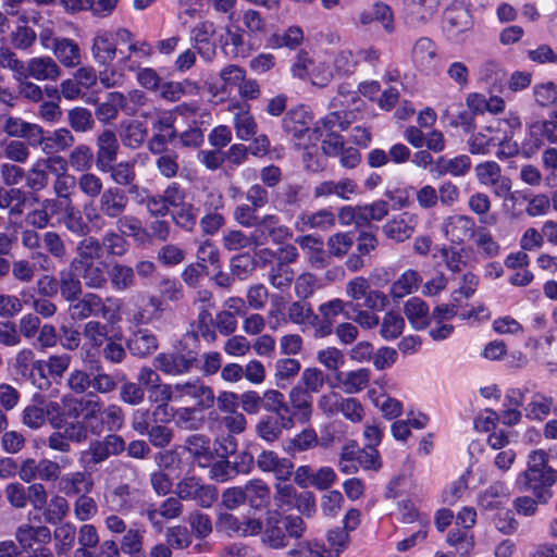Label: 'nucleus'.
I'll return each instance as SVG.
<instances>
[{"label":"nucleus","mask_w":557,"mask_h":557,"mask_svg":"<svg viewBox=\"0 0 557 557\" xmlns=\"http://www.w3.org/2000/svg\"><path fill=\"white\" fill-rule=\"evenodd\" d=\"M79 547L75 550L76 556L95 557L89 550L99 544V535L94 524H83L77 533Z\"/></svg>","instance_id":"e2e57ef3"},{"label":"nucleus","mask_w":557,"mask_h":557,"mask_svg":"<svg viewBox=\"0 0 557 557\" xmlns=\"http://www.w3.org/2000/svg\"><path fill=\"white\" fill-rule=\"evenodd\" d=\"M312 115L305 106L290 109L282 121L283 129L293 137L300 139L305 134L310 133L318 139L321 134L319 127L310 128Z\"/></svg>","instance_id":"f8f14e48"},{"label":"nucleus","mask_w":557,"mask_h":557,"mask_svg":"<svg viewBox=\"0 0 557 557\" xmlns=\"http://www.w3.org/2000/svg\"><path fill=\"white\" fill-rule=\"evenodd\" d=\"M76 186L79 193L91 201L102 196L106 189L103 180L94 172L79 174L76 180Z\"/></svg>","instance_id":"5fc2aeb1"},{"label":"nucleus","mask_w":557,"mask_h":557,"mask_svg":"<svg viewBox=\"0 0 557 557\" xmlns=\"http://www.w3.org/2000/svg\"><path fill=\"white\" fill-rule=\"evenodd\" d=\"M60 222L71 234L77 237H85L90 233V226L85 222L83 213L73 206L72 201L64 206Z\"/></svg>","instance_id":"c03bdc74"},{"label":"nucleus","mask_w":557,"mask_h":557,"mask_svg":"<svg viewBox=\"0 0 557 557\" xmlns=\"http://www.w3.org/2000/svg\"><path fill=\"white\" fill-rule=\"evenodd\" d=\"M99 240L102 252L106 251L108 257L122 258L127 253L131 247L126 237L114 230L106 231Z\"/></svg>","instance_id":"603ef678"},{"label":"nucleus","mask_w":557,"mask_h":557,"mask_svg":"<svg viewBox=\"0 0 557 557\" xmlns=\"http://www.w3.org/2000/svg\"><path fill=\"white\" fill-rule=\"evenodd\" d=\"M412 61L421 71H432L437 61L436 46L429 38H420L412 48Z\"/></svg>","instance_id":"a19ab883"},{"label":"nucleus","mask_w":557,"mask_h":557,"mask_svg":"<svg viewBox=\"0 0 557 557\" xmlns=\"http://www.w3.org/2000/svg\"><path fill=\"white\" fill-rule=\"evenodd\" d=\"M115 300L111 297L103 299L100 295L88 292L78 297L69 306V314L73 321H83L89 318H102L113 321L117 315V307L112 309L109 304Z\"/></svg>","instance_id":"39448f33"},{"label":"nucleus","mask_w":557,"mask_h":557,"mask_svg":"<svg viewBox=\"0 0 557 557\" xmlns=\"http://www.w3.org/2000/svg\"><path fill=\"white\" fill-rule=\"evenodd\" d=\"M306 530L307 525L300 516H282L271 511L265 517L260 541L270 549L281 550L288 546L289 539H301Z\"/></svg>","instance_id":"20e7f679"},{"label":"nucleus","mask_w":557,"mask_h":557,"mask_svg":"<svg viewBox=\"0 0 557 557\" xmlns=\"http://www.w3.org/2000/svg\"><path fill=\"white\" fill-rule=\"evenodd\" d=\"M35 401L36 404L26 406L22 411V423L32 430H38L46 423L44 398L36 397Z\"/></svg>","instance_id":"338daca9"},{"label":"nucleus","mask_w":557,"mask_h":557,"mask_svg":"<svg viewBox=\"0 0 557 557\" xmlns=\"http://www.w3.org/2000/svg\"><path fill=\"white\" fill-rule=\"evenodd\" d=\"M71 269L78 273L84 286L89 289H104L108 285V272L101 261L85 263Z\"/></svg>","instance_id":"2f4dec72"},{"label":"nucleus","mask_w":557,"mask_h":557,"mask_svg":"<svg viewBox=\"0 0 557 557\" xmlns=\"http://www.w3.org/2000/svg\"><path fill=\"white\" fill-rule=\"evenodd\" d=\"M471 170V159L467 154H459L454 158L440 157L435 160L431 172L437 176L451 175L462 177Z\"/></svg>","instance_id":"c85d7f7f"},{"label":"nucleus","mask_w":557,"mask_h":557,"mask_svg":"<svg viewBox=\"0 0 557 557\" xmlns=\"http://www.w3.org/2000/svg\"><path fill=\"white\" fill-rule=\"evenodd\" d=\"M202 409L191 407H181L172 409L169 413V421L173 419L175 425L184 431H198L205 424V416L201 413Z\"/></svg>","instance_id":"ea45409f"},{"label":"nucleus","mask_w":557,"mask_h":557,"mask_svg":"<svg viewBox=\"0 0 557 557\" xmlns=\"http://www.w3.org/2000/svg\"><path fill=\"white\" fill-rule=\"evenodd\" d=\"M67 124L75 133H88L95 128L92 113L84 107H74L69 110Z\"/></svg>","instance_id":"13d9d810"},{"label":"nucleus","mask_w":557,"mask_h":557,"mask_svg":"<svg viewBox=\"0 0 557 557\" xmlns=\"http://www.w3.org/2000/svg\"><path fill=\"white\" fill-rule=\"evenodd\" d=\"M196 361L193 351L173 350L157 355L153 367L166 375L178 376L189 373L195 368Z\"/></svg>","instance_id":"9d476101"},{"label":"nucleus","mask_w":557,"mask_h":557,"mask_svg":"<svg viewBox=\"0 0 557 557\" xmlns=\"http://www.w3.org/2000/svg\"><path fill=\"white\" fill-rule=\"evenodd\" d=\"M295 243L305 251L309 265L315 270H322L330 265L331 257L324 249L323 239L311 234L298 236Z\"/></svg>","instance_id":"dca6fc26"},{"label":"nucleus","mask_w":557,"mask_h":557,"mask_svg":"<svg viewBox=\"0 0 557 557\" xmlns=\"http://www.w3.org/2000/svg\"><path fill=\"white\" fill-rule=\"evenodd\" d=\"M175 494L182 500H194L205 509H209L219 498V491L212 484H205L200 478L195 475L184 476L177 482Z\"/></svg>","instance_id":"6e6552de"},{"label":"nucleus","mask_w":557,"mask_h":557,"mask_svg":"<svg viewBox=\"0 0 557 557\" xmlns=\"http://www.w3.org/2000/svg\"><path fill=\"white\" fill-rule=\"evenodd\" d=\"M252 232L255 237V247L263 246L271 239L274 244H282L292 237L289 228L280 224V219L275 214H265L259 218Z\"/></svg>","instance_id":"9b49d317"},{"label":"nucleus","mask_w":557,"mask_h":557,"mask_svg":"<svg viewBox=\"0 0 557 557\" xmlns=\"http://www.w3.org/2000/svg\"><path fill=\"white\" fill-rule=\"evenodd\" d=\"M210 438L203 434H191L186 437L184 448L199 466L205 467L212 459Z\"/></svg>","instance_id":"a18cd8bd"},{"label":"nucleus","mask_w":557,"mask_h":557,"mask_svg":"<svg viewBox=\"0 0 557 557\" xmlns=\"http://www.w3.org/2000/svg\"><path fill=\"white\" fill-rule=\"evenodd\" d=\"M131 355L146 358L152 355L159 347V342L153 332L148 329H139L131 334L126 341Z\"/></svg>","instance_id":"cd10ccee"},{"label":"nucleus","mask_w":557,"mask_h":557,"mask_svg":"<svg viewBox=\"0 0 557 557\" xmlns=\"http://www.w3.org/2000/svg\"><path fill=\"white\" fill-rule=\"evenodd\" d=\"M129 198L126 191L117 186L107 187L98 198V207L106 219L117 220L128 209Z\"/></svg>","instance_id":"ddd939ff"},{"label":"nucleus","mask_w":557,"mask_h":557,"mask_svg":"<svg viewBox=\"0 0 557 557\" xmlns=\"http://www.w3.org/2000/svg\"><path fill=\"white\" fill-rule=\"evenodd\" d=\"M404 313L410 325L417 331L426 329L432 319L428 304L419 297H411L406 301Z\"/></svg>","instance_id":"c9c22d12"},{"label":"nucleus","mask_w":557,"mask_h":557,"mask_svg":"<svg viewBox=\"0 0 557 557\" xmlns=\"http://www.w3.org/2000/svg\"><path fill=\"white\" fill-rule=\"evenodd\" d=\"M335 379L346 394H358L368 387L371 371L368 368H360L347 372H338Z\"/></svg>","instance_id":"4c0bfd02"},{"label":"nucleus","mask_w":557,"mask_h":557,"mask_svg":"<svg viewBox=\"0 0 557 557\" xmlns=\"http://www.w3.org/2000/svg\"><path fill=\"white\" fill-rule=\"evenodd\" d=\"M92 478L84 471L70 472L62 475L58 482L59 491L67 497H78L94 490Z\"/></svg>","instance_id":"b1692460"},{"label":"nucleus","mask_w":557,"mask_h":557,"mask_svg":"<svg viewBox=\"0 0 557 557\" xmlns=\"http://www.w3.org/2000/svg\"><path fill=\"white\" fill-rule=\"evenodd\" d=\"M144 531L129 528L120 542L121 550L129 557H145L144 549Z\"/></svg>","instance_id":"052dcab7"},{"label":"nucleus","mask_w":557,"mask_h":557,"mask_svg":"<svg viewBox=\"0 0 557 557\" xmlns=\"http://www.w3.org/2000/svg\"><path fill=\"white\" fill-rule=\"evenodd\" d=\"M553 404L552 397L536 392L524 407L525 417L532 421H543L549 416Z\"/></svg>","instance_id":"864d4df0"},{"label":"nucleus","mask_w":557,"mask_h":557,"mask_svg":"<svg viewBox=\"0 0 557 557\" xmlns=\"http://www.w3.org/2000/svg\"><path fill=\"white\" fill-rule=\"evenodd\" d=\"M190 527V533L198 540L207 539L213 530L211 517L200 510H193L187 517Z\"/></svg>","instance_id":"680f3d73"},{"label":"nucleus","mask_w":557,"mask_h":557,"mask_svg":"<svg viewBox=\"0 0 557 557\" xmlns=\"http://www.w3.org/2000/svg\"><path fill=\"white\" fill-rule=\"evenodd\" d=\"M120 144L116 134L111 129H103L96 137V168L100 171L117 159Z\"/></svg>","instance_id":"a211bd4d"},{"label":"nucleus","mask_w":557,"mask_h":557,"mask_svg":"<svg viewBox=\"0 0 557 557\" xmlns=\"http://www.w3.org/2000/svg\"><path fill=\"white\" fill-rule=\"evenodd\" d=\"M37 143L40 145L45 154H58L59 152L71 149L75 144V137L72 131L66 127H60L48 132L46 136L41 134L37 135Z\"/></svg>","instance_id":"4be33fe9"},{"label":"nucleus","mask_w":557,"mask_h":557,"mask_svg":"<svg viewBox=\"0 0 557 557\" xmlns=\"http://www.w3.org/2000/svg\"><path fill=\"white\" fill-rule=\"evenodd\" d=\"M61 74L59 64L50 57L32 58L25 65V78L55 82Z\"/></svg>","instance_id":"393cba45"},{"label":"nucleus","mask_w":557,"mask_h":557,"mask_svg":"<svg viewBox=\"0 0 557 557\" xmlns=\"http://www.w3.org/2000/svg\"><path fill=\"white\" fill-rule=\"evenodd\" d=\"M75 246V257L70 261V268H77L85 263L96 262L101 259L103 252L100 240L95 236L81 237Z\"/></svg>","instance_id":"c756f323"},{"label":"nucleus","mask_w":557,"mask_h":557,"mask_svg":"<svg viewBox=\"0 0 557 557\" xmlns=\"http://www.w3.org/2000/svg\"><path fill=\"white\" fill-rule=\"evenodd\" d=\"M61 416L49 419V423L54 430L62 429L63 422H67V420L79 421L81 417L84 421L96 419V413L99 411V398L94 395L75 397L72 394H66L61 397Z\"/></svg>","instance_id":"423d86ee"},{"label":"nucleus","mask_w":557,"mask_h":557,"mask_svg":"<svg viewBox=\"0 0 557 557\" xmlns=\"http://www.w3.org/2000/svg\"><path fill=\"white\" fill-rule=\"evenodd\" d=\"M355 243V236L350 232L335 233L327 238L326 247L330 257L343 258L348 253Z\"/></svg>","instance_id":"774afa93"},{"label":"nucleus","mask_w":557,"mask_h":557,"mask_svg":"<svg viewBox=\"0 0 557 557\" xmlns=\"http://www.w3.org/2000/svg\"><path fill=\"white\" fill-rule=\"evenodd\" d=\"M288 399L293 409V420H297L300 423H306L310 420L312 414V396L307 393V389H302V386L296 385L292 387L288 393Z\"/></svg>","instance_id":"473e14b6"},{"label":"nucleus","mask_w":557,"mask_h":557,"mask_svg":"<svg viewBox=\"0 0 557 557\" xmlns=\"http://www.w3.org/2000/svg\"><path fill=\"white\" fill-rule=\"evenodd\" d=\"M306 197V193L301 185L287 184L277 193L276 200L282 209L289 210L300 208Z\"/></svg>","instance_id":"4d7b16f0"},{"label":"nucleus","mask_w":557,"mask_h":557,"mask_svg":"<svg viewBox=\"0 0 557 557\" xmlns=\"http://www.w3.org/2000/svg\"><path fill=\"white\" fill-rule=\"evenodd\" d=\"M440 3L441 0H404L403 16L409 25L423 24L436 13Z\"/></svg>","instance_id":"6ab92c4d"},{"label":"nucleus","mask_w":557,"mask_h":557,"mask_svg":"<svg viewBox=\"0 0 557 557\" xmlns=\"http://www.w3.org/2000/svg\"><path fill=\"white\" fill-rule=\"evenodd\" d=\"M21 297L11 294L0 293V318L10 320L23 310V305L28 304L27 292L22 290Z\"/></svg>","instance_id":"bf43d9fd"},{"label":"nucleus","mask_w":557,"mask_h":557,"mask_svg":"<svg viewBox=\"0 0 557 557\" xmlns=\"http://www.w3.org/2000/svg\"><path fill=\"white\" fill-rule=\"evenodd\" d=\"M293 426V417L267 414L257 422L255 429L259 437L271 443L280 438L284 429L289 430Z\"/></svg>","instance_id":"a878e982"},{"label":"nucleus","mask_w":557,"mask_h":557,"mask_svg":"<svg viewBox=\"0 0 557 557\" xmlns=\"http://www.w3.org/2000/svg\"><path fill=\"white\" fill-rule=\"evenodd\" d=\"M294 292L298 299L306 300L321 287L319 277L311 272H302L294 277Z\"/></svg>","instance_id":"69168bd1"},{"label":"nucleus","mask_w":557,"mask_h":557,"mask_svg":"<svg viewBox=\"0 0 557 557\" xmlns=\"http://www.w3.org/2000/svg\"><path fill=\"white\" fill-rule=\"evenodd\" d=\"M176 403L178 404L202 410H209L214 405V392L201 379L176 383Z\"/></svg>","instance_id":"0eeeda50"},{"label":"nucleus","mask_w":557,"mask_h":557,"mask_svg":"<svg viewBox=\"0 0 557 557\" xmlns=\"http://www.w3.org/2000/svg\"><path fill=\"white\" fill-rule=\"evenodd\" d=\"M548 458L545 450H533L529 455L527 469L517 480V483L531 491L542 505H546L553 498L552 487L557 482V470L548 465Z\"/></svg>","instance_id":"7ed1b4c3"},{"label":"nucleus","mask_w":557,"mask_h":557,"mask_svg":"<svg viewBox=\"0 0 557 557\" xmlns=\"http://www.w3.org/2000/svg\"><path fill=\"white\" fill-rule=\"evenodd\" d=\"M509 495L510 493L506 484L496 481L480 495L479 502L484 509L492 510L500 506Z\"/></svg>","instance_id":"6e6d98bb"},{"label":"nucleus","mask_w":557,"mask_h":557,"mask_svg":"<svg viewBox=\"0 0 557 557\" xmlns=\"http://www.w3.org/2000/svg\"><path fill=\"white\" fill-rule=\"evenodd\" d=\"M357 190V184L349 178L338 182L325 181L314 187V197L337 196L342 199H349L350 195Z\"/></svg>","instance_id":"49530a36"},{"label":"nucleus","mask_w":557,"mask_h":557,"mask_svg":"<svg viewBox=\"0 0 557 557\" xmlns=\"http://www.w3.org/2000/svg\"><path fill=\"white\" fill-rule=\"evenodd\" d=\"M126 104V97L120 91L109 92L106 100L97 102L95 108V115L102 124H109L114 121L121 109Z\"/></svg>","instance_id":"58836bf2"},{"label":"nucleus","mask_w":557,"mask_h":557,"mask_svg":"<svg viewBox=\"0 0 557 557\" xmlns=\"http://www.w3.org/2000/svg\"><path fill=\"white\" fill-rule=\"evenodd\" d=\"M117 44L127 45V54L119 60L121 71L138 70V59H149L152 54L151 46L146 41H135L133 33L119 27L115 30H98L91 42V55L99 65L112 64L117 54Z\"/></svg>","instance_id":"f257e3e1"},{"label":"nucleus","mask_w":557,"mask_h":557,"mask_svg":"<svg viewBox=\"0 0 557 557\" xmlns=\"http://www.w3.org/2000/svg\"><path fill=\"white\" fill-rule=\"evenodd\" d=\"M83 281L75 270L63 269L59 272V278L57 281L58 290L60 296L66 302H73L83 295Z\"/></svg>","instance_id":"f704fd0d"},{"label":"nucleus","mask_w":557,"mask_h":557,"mask_svg":"<svg viewBox=\"0 0 557 557\" xmlns=\"http://www.w3.org/2000/svg\"><path fill=\"white\" fill-rule=\"evenodd\" d=\"M102 173H108L114 186L122 187L128 186L136 182L137 175L135 171V162L133 161H116L100 170Z\"/></svg>","instance_id":"de8ad7c7"},{"label":"nucleus","mask_w":557,"mask_h":557,"mask_svg":"<svg viewBox=\"0 0 557 557\" xmlns=\"http://www.w3.org/2000/svg\"><path fill=\"white\" fill-rule=\"evenodd\" d=\"M345 292L354 301L363 300L362 306L368 309L382 310L388 305V297L381 290L371 289L369 281L363 276H356L347 282Z\"/></svg>","instance_id":"1a4fd4ad"},{"label":"nucleus","mask_w":557,"mask_h":557,"mask_svg":"<svg viewBox=\"0 0 557 557\" xmlns=\"http://www.w3.org/2000/svg\"><path fill=\"white\" fill-rule=\"evenodd\" d=\"M135 467L122 460H113L103 469L106 484L103 505L110 512L127 513L140 504L141 494L138 488L127 483L113 485L117 479L123 480L127 474L135 475Z\"/></svg>","instance_id":"f03ea898"},{"label":"nucleus","mask_w":557,"mask_h":557,"mask_svg":"<svg viewBox=\"0 0 557 557\" xmlns=\"http://www.w3.org/2000/svg\"><path fill=\"white\" fill-rule=\"evenodd\" d=\"M176 384H161L152 387V391H148L150 393V400L157 404L153 410V418L158 420L160 416H162L159 420L161 422L169 421V413L172 408L169 407L170 401L176 403Z\"/></svg>","instance_id":"bb28decb"},{"label":"nucleus","mask_w":557,"mask_h":557,"mask_svg":"<svg viewBox=\"0 0 557 557\" xmlns=\"http://www.w3.org/2000/svg\"><path fill=\"white\" fill-rule=\"evenodd\" d=\"M111 287L117 293L132 289L136 285L134 268L121 262H113L108 271Z\"/></svg>","instance_id":"79ce46f5"},{"label":"nucleus","mask_w":557,"mask_h":557,"mask_svg":"<svg viewBox=\"0 0 557 557\" xmlns=\"http://www.w3.org/2000/svg\"><path fill=\"white\" fill-rule=\"evenodd\" d=\"M476 228L473 218L466 214L449 215L442 223L444 236L453 244H462L467 237L472 238Z\"/></svg>","instance_id":"4468645a"},{"label":"nucleus","mask_w":557,"mask_h":557,"mask_svg":"<svg viewBox=\"0 0 557 557\" xmlns=\"http://www.w3.org/2000/svg\"><path fill=\"white\" fill-rule=\"evenodd\" d=\"M4 131L10 136L16 137H37L44 134L41 126L23 121L21 117L8 116L4 123Z\"/></svg>","instance_id":"0e129e2a"},{"label":"nucleus","mask_w":557,"mask_h":557,"mask_svg":"<svg viewBox=\"0 0 557 557\" xmlns=\"http://www.w3.org/2000/svg\"><path fill=\"white\" fill-rule=\"evenodd\" d=\"M15 539L22 548L28 549L36 544H48L51 541V532L46 525H32L24 523L17 527Z\"/></svg>","instance_id":"e433bc0d"},{"label":"nucleus","mask_w":557,"mask_h":557,"mask_svg":"<svg viewBox=\"0 0 557 557\" xmlns=\"http://www.w3.org/2000/svg\"><path fill=\"white\" fill-rule=\"evenodd\" d=\"M287 319L294 324L307 327L317 325L319 315L313 311L309 302L299 299L288 306Z\"/></svg>","instance_id":"09e8293b"},{"label":"nucleus","mask_w":557,"mask_h":557,"mask_svg":"<svg viewBox=\"0 0 557 557\" xmlns=\"http://www.w3.org/2000/svg\"><path fill=\"white\" fill-rule=\"evenodd\" d=\"M244 495L246 503L253 509L264 508L270 503V487L259 479L244 485Z\"/></svg>","instance_id":"3c124183"},{"label":"nucleus","mask_w":557,"mask_h":557,"mask_svg":"<svg viewBox=\"0 0 557 557\" xmlns=\"http://www.w3.org/2000/svg\"><path fill=\"white\" fill-rule=\"evenodd\" d=\"M417 224L418 219L414 214L403 212L387 221L382 231L387 238L396 243H403L413 235Z\"/></svg>","instance_id":"aec40b11"},{"label":"nucleus","mask_w":557,"mask_h":557,"mask_svg":"<svg viewBox=\"0 0 557 557\" xmlns=\"http://www.w3.org/2000/svg\"><path fill=\"white\" fill-rule=\"evenodd\" d=\"M65 160L66 166L81 174L90 172L94 162L96 163L94 152L86 144L73 146Z\"/></svg>","instance_id":"8fccbe9b"},{"label":"nucleus","mask_w":557,"mask_h":557,"mask_svg":"<svg viewBox=\"0 0 557 557\" xmlns=\"http://www.w3.org/2000/svg\"><path fill=\"white\" fill-rule=\"evenodd\" d=\"M52 53L64 67L74 69L82 63V50L74 39L62 37L55 40Z\"/></svg>","instance_id":"72a5a7b5"},{"label":"nucleus","mask_w":557,"mask_h":557,"mask_svg":"<svg viewBox=\"0 0 557 557\" xmlns=\"http://www.w3.org/2000/svg\"><path fill=\"white\" fill-rule=\"evenodd\" d=\"M257 467L262 472H272L280 481H286L293 473V462L287 458H280L273 450H262L256 458Z\"/></svg>","instance_id":"5701e85b"},{"label":"nucleus","mask_w":557,"mask_h":557,"mask_svg":"<svg viewBox=\"0 0 557 557\" xmlns=\"http://www.w3.org/2000/svg\"><path fill=\"white\" fill-rule=\"evenodd\" d=\"M100 418L97 423H90V433L94 435H100L102 431L117 432L125 423L124 410L115 404H110L103 407V403L99 399V411L96 413V418Z\"/></svg>","instance_id":"f3484780"},{"label":"nucleus","mask_w":557,"mask_h":557,"mask_svg":"<svg viewBox=\"0 0 557 557\" xmlns=\"http://www.w3.org/2000/svg\"><path fill=\"white\" fill-rule=\"evenodd\" d=\"M148 131L139 121L128 120L120 124L119 137L124 147L138 149L146 140Z\"/></svg>","instance_id":"37998d69"},{"label":"nucleus","mask_w":557,"mask_h":557,"mask_svg":"<svg viewBox=\"0 0 557 557\" xmlns=\"http://www.w3.org/2000/svg\"><path fill=\"white\" fill-rule=\"evenodd\" d=\"M421 282L422 276L418 271L407 269L391 284L388 295L394 301H398L416 293Z\"/></svg>","instance_id":"7c9ffc66"},{"label":"nucleus","mask_w":557,"mask_h":557,"mask_svg":"<svg viewBox=\"0 0 557 557\" xmlns=\"http://www.w3.org/2000/svg\"><path fill=\"white\" fill-rule=\"evenodd\" d=\"M335 224V215L329 209L302 211L295 220L294 226L298 232L310 230L327 231Z\"/></svg>","instance_id":"412c9836"},{"label":"nucleus","mask_w":557,"mask_h":557,"mask_svg":"<svg viewBox=\"0 0 557 557\" xmlns=\"http://www.w3.org/2000/svg\"><path fill=\"white\" fill-rule=\"evenodd\" d=\"M472 24L469 10L461 4H453L444 12L443 29L449 39H456L462 33L470 30Z\"/></svg>","instance_id":"2eb2a0df"}]
</instances>
